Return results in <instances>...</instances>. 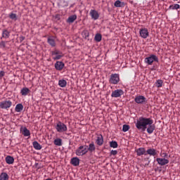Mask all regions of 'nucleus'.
<instances>
[{"label": "nucleus", "mask_w": 180, "mask_h": 180, "mask_svg": "<svg viewBox=\"0 0 180 180\" xmlns=\"http://www.w3.org/2000/svg\"><path fill=\"white\" fill-rule=\"evenodd\" d=\"M75 20H77V15H70L68 18L67 22H68V23H74V22H75Z\"/></svg>", "instance_id": "5701e85b"}, {"label": "nucleus", "mask_w": 180, "mask_h": 180, "mask_svg": "<svg viewBox=\"0 0 180 180\" xmlns=\"http://www.w3.org/2000/svg\"><path fill=\"white\" fill-rule=\"evenodd\" d=\"M90 16H91V19H94V20H98L99 19V13L96 10H91Z\"/></svg>", "instance_id": "ddd939ff"}, {"label": "nucleus", "mask_w": 180, "mask_h": 180, "mask_svg": "<svg viewBox=\"0 0 180 180\" xmlns=\"http://www.w3.org/2000/svg\"><path fill=\"white\" fill-rule=\"evenodd\" d=\"M117 142L116 141H112L110 142V147L112 148H117Z\"/></svg>", "instance_id": "2f4dec72"}, {"label": "nucleus", "mask_w": 180, "mask_h": 180, "mask_svg": "<svg viewBox=\"0 0 180 180\" xmlns=\"http://www.w3.org/2000/svg\"><path fill=\"white\" fill-rule=\"evenodd\" d=\"M163 82L161 79L157 80L155 85L158 88H161L162 86Z\"/></svg>", "instance_id": "72a5a7b5"}, {"label": "nucleus", "mask_w": 180, "mask_h": 180, "mask_svg": "<svg viewBox=\"0 0 180 180\" xmlns=\"http://www.w3.org/2000/svg\"><path fill=\"white\" fill-rule=\"evenodd\" d=\"M0 46H2L3 47H6L5 41H2L0 44Z\"/></svg>", "instance_id": "ea45409f"}, {"label": "nucleus", "mask_w": 180, "mask_h": 180, "mask_svg": "<svg viewBox=\"0 0 180 180\" xmlns=\"http://www.w3.org/2000/svg\"><path fill=\"white\" fill-rule=\"evenodd\" d=\"M5 160L6 164H8V165H11L15 162V159L11 155L6 156Z\"/></svg>", "instance_id": "aec40b11"}, {"label": "nucleus", "mask_w": 180, "mask_h": 180, "mask_svg": "<svg viewBox=\"0 0 180 180\" xmlns=\"http://www.w3.org/2000/svg\"><path fill=\"white\" fill-rule=\"evenodd\" d=\"M124 94V91L122 89H117L112 92L111 96L112 98H120L122 95Z\"/></svg>", "instance_id": "1a4fd4ad"}, {"label": "nucleus", "mask_w": 180, "mask_h": 180, "mask_svg": "<svg viewBox=\"0 0 180 180\" xmlns=\"http://www.w3.org/2000/svg\"><path fill=\"white\" fill-rule=\"evenodd\" d=\"M109 82L113 85H117L120 82V76L119 74H112L110 77Z\"/></svg>", "instance_id": "39448f33"}, {"label": "nucleus", "mask_w": 180, "mask_h": 180, "mask_svg": "<svg viewBox=\"0 0 180 180\" xmlns=\"http://www.w3.org/2000/svg\"><path fill=\"white\" fill-rule=\"evenodd\" d=\"M134 101L138 105H146L147 103V98L144 96H136Z\"/></svg>", "instance_id": "0eeeda50"}, {"label": "nucleus", "mask_w": 180, "mask_h": 180, "mask_svg": "<svg viewBox=\"0 0 180 180\" xmlns=\"http://www.w3.org/2000/svg\"><path fill=\"white\" fill-rule=\"evenodd\" d=\"M145 161H150V158H145L144 159H143Z\"/></svg>", "instance_id": "37998d69"}, {"label": "nucleus", "mask_w": 180, "mask_h": 180, "mask_svg": "<svg viewBox=\"0 0 180 180\" xmlns=\"http://www.w3.org/2000/svg\"><path fill=\"white\" fill-rule=\"evenodd\" d=\"M48 43L51 46V47H56V41H54L53 38H49Z\"/></svg>", "instance_id": "c756f323"}, {"label": "nucleus", "mask_w": 180, "mask_h": 180, "mask_svg": "<svg viewBox=\"0 0 180 180\" xmlns=\"http://www.w3.org/2000/svg\"><path fill=\"white\" fill-rule=\"evenodd\" d=\"M15 112H22L23 110V105L22 103L17 104L15 108Z\"/></svg>", "instance_id": "c85d7f7f"}, {"label": "nucleus", "mask_w": 180, "mask_h": 180, "mask_svg": "<svg viewBox=\"0 0 180 180\" xmlns=\"http://www.w3.org/2000/svg\"><path fill=\"white\" fill-rule=\"evenodd\" d=\"M96 143L97 144V146H100L103 145V136H102V134L98 135L96 140Z\"/></svg>", "instance_id": "dca6fc26"}, {"label": "nucleus", "mask_w": 180, "mask_h": 180, "mask_svg": "<svg viewBox=\"0 0 180 180\" xmlns=\"http://www.w3.org/2000/svg\"><path fill=\"white\" fill-rule=\"evenodd\" d=\"M55 146H58V147H61L63 146V140L61 139H56L53 141Z\"/></svg>", "instance_id": "bb28decb"}, {"label": "nucleus", "mask_w": 180, "mask_h": 180, "mask_svg": "<svg viewBox=\"0 0 180 180\" xmlns=\"http://www.w3.org/2000/svg\"><path fill=\"white\" fill-rule=\"evenodd\" d=\"M20 131L25 137H29V136H30V131L27 129V128L22 127L21 128Z\"/></svg>", "instance_id": "6ab92c4d"}, {"label": "nucleus", "mask_w": 180, "mask_h": 180, "mask_svg": "<svg viewBox=\"0 0 180 180\" xmlns=\"http://www.w3.org/2000/svg\"><path fill=\"white\" fill-rule=\"evenodd\" d=\"M9 18L10 19H12V20H18V16L15 13H11Z\"/></svg>", "instance_id": "f704fd0d"}, {"label": "nucleus", "mask_w": 180, "mask_h": 180, "mask_svg": "<svg viewBox=\"0 0 180 180\" xmlns=\"http://www.w3.org/2000/svg\"><path fill=\"white\" fill-rule=\"evenodd\" d=\"M180 8L179 4L170 5L169 6V9H172V11L178 10Z\"/></svg>", "instance_id": "7c9ffc66"}, {"label": "nucleus", "mask_w": 180, "mask_h": 180, "mask_svg": "<svg viewBox=\"0 0 180 180\" xmlns=\"http://www.w3.org/2000/svg\"><path fill=\"white\" fill-rule=\"evenodd\" d=\"M56 130L58 131V133H65L67 130H68V128L64 124V122H62L61 121H59L56 123L55 126Z\"/></svg>", "instance_id": "f03ea898"}, {"label": "nucleus", "mask_w": 180, "mask_h": 180, "mask_svg": "<svg viewBox=\"0 0 180 180\" xmlns=\"http://www.w3.org/2000/svg\"><path fill=\"white\" fill-rule=\"evenodd\" d=\"M12 106V101L11 100H6L0 102V108L8 110Z\"/></svg>", "instance_id": "6e6552de"}, {"label": "nucleus", "mask_w": 180, "mask_h": 180, "mask_svg": "<svg viewBox=\"0 0 180 180\" xmlns=\"http://www.w3.org/2000/svg\"><path fill=\"white\" fill-rule=\"evenodd\" d=\"M10 36L11 32L8 31V30L4 29L2 30L1 39H9Z\"/></svg>", "instance_id": "2eb2a0df"}, {"label": "nucleus", "mask_w": 180, "mask_h": 180, "mask_svg": "<svg viewBox=\"0 0 180 180\" xmlns=\"http://www.w3.org/2000/svg\"><path fill=\"white\" fill-rule=\"evenodd\" d=\"M70 164L74 167H78L79 165V158H72L70 161Z\"/></svg>", "instance_id": "a211bd4d"}, {"label": "nucleus", "mask_w": 180, "mask_h": 180, "mask_svg": "<svg viewBox=\"0 0 180 180\" xmlns=\"http://www.w3.org/2000/svg\"><path fill=\"white\" fill-rule=\"evenodd\" d=\"M144 61L146 64H148V65H153V63H154V61L155 63H158V57L154 54H151L148 57L146 58Z\"/></svg>", "instance_id": "20e7f679"}, {"label": "nucleus", "mask_w": 180, "mask_h": 180, "mask_svg": "<svg viewBox=\"0 0 180 180\" xmlns=\"http://www.w3.org/2000/svg\"><path fill=\"white\" fill-rule=\"evenodd\" d=\"M32 146L35 150H41V145L36 141L32 143Z\"/></svg>", "instance_id": "cd10ccee"}, {"label": "nucleus", "mask_w": 180, "mask_h": 180, "mask_svg": "<svg viewBox=\"0 0 180 180\" xmlns=\"http://www.w3.org/2000/svg\"><path fill=\"white\" fill-rule=\"evenodd\" d=\"M88 153V146H80L75 151L76 155L82 156Z\"/></svg>", "instance_id": "7ed1b4c3"}, {"label": "nucleus", "mask_w": 180, "mask_h": 180, "mask_svg": "<svg viewBox=\"0 0 180 180\" xmlns=\"http://www.w3.org/2000/svg\"><path fill=\"white\" fill-rule=\"evenodd\" d=\"M110 155H117V150H111L110 151Z\"/></svg>", "instance_id": "e433bc0d"}, {"label": "nucleus", "mask_w": 180, "mask_h": 180, "mask_svg": "<svg viewBox=\"0 0 180 180\" xmlns=\"http://www.w3.org/2000/svg\"><path fill=\"white\" fill-rule=\"evenodd\" d=\"M54 67L57 71H62L64 67H65V64L63 61H56Z\"/></svg>", "instance_id": "f8f14e48"}, {"label": "nucleus", "mask_w": 180, "mask_h": 180, "mask_svg": "<svg viewBox=\"0 0 180 180\" xmlns=\"http://www.w3.org/2000/svg\"><path fill=\"white\" fill-rule=\"evenodd\" d=\"M162 158H168V153H162Z\"/></svg>", "instance_id": "4c0bfd02"}, {"label": "nucleus", "mask_w": 180, "mask_h": 180, "mask_svg": "<svg viewBox=\"0 0 180 180\" xmlns=\"http://www.w3.org/2000/svg\"><path fill=\"white\" fill-rule=\"evenodd\" d=\"M51 56L53 60H61V58L64 57V53H63L60 50L55 49L51 51Z\"/></svg>", "instance_id": "423d86ee"}, {"label": "nucleus", "mask_w": 180, "mask_h": 180, "mask_svg": "<svg viewBox=\"0 0 180 180\" xmlns=\"http://www.w3.org/2000/svg\"><path fill=\"white\" fill-rule=\"evenodd\" d=\"M154 120L151 118H147L144 117H140L136 122V127L138 130H142V131H146L148 134H153L154 130H155V124Z\"/></svg>", "instance_id": "f257e3e1"}, {"label": "nucleus", "mask_w": 180, "mask_h": 180, "mask_svg": "<svg viewBox=\"0 0 180 180\" xmlns=\"http://www.w3.org/2000/svg\"><path fill=\"white\" fill-rule=\"evenodd\" d=\"M150 155L152 157H155L157 155V150L154 148H149L146 150V155Z\"/></svg>", "instance_id": "f3484780"}, {"label": "nucleus", "mask_w": 180, "mask_h": 180, "mask_svg": "<svg viewBox=\"0 0 180 180\" xmlns=\"http://www.w3.org/2000/svg\"><path fill=\"white\" fill-rule=\"evenodd\" d=\"M58 85L61 88H65L67 86V81L65 79H60L58 81Z\"/></svg>", "instance_id": "393cba45"}, {"label": "nucleus", "mask_w": 180, "mask_h": 180, "mask_svg": "<svg viewBox=\"0 0 180 180\" xmlns=\"http://www.w3.org/2000/svg\"><path fill=\"white\" fill-rule=\"evenodd\" d=\"M94 40H96L98 43H99V41H102V34H96L95 35Z\"/></svg>", "instance_id": "473e14b6"}, {"label": "nucleus", "mask_w": 180, "mask_h": 180, "mask_svg": "<svg viewBox=\"0 0 180 180\" xmlns=\"http://www.w3.org/2000/svg\"><path fill=\"white\" fill-rule=\"evenodd\" d=\"M130 129V126L127 124H124L122 127V131L126 133V131H129V129Z\"/></svg>", "instance_id": "c9c22d12"}, {"label": "nucleus", "mask_w": 180, "mask_h": 180, "mask_svg": "<svg viewBox=\"0 0 180 180\" xmlns=\"http://www.w3.org/2000/svg\"><path fill=\"white\" fill-rule=\"evenodd\" d=\"M136 153L139 157L141 155H147V152L144 148H139L136 149Z\"/></svg>", "instance_id": "4468645a"}, {"label": "nucleus", "mask_w": 180, "mask_h": 180, "mask_svg": "<svg viewBox=\"0 0 180 180\" xmlns=\"http://www.w3.org/2000/svg\"><path fill=\"white\" fill-rule=\"evenodd\" d=\"M0 180H9V175L6 172H2L0 174Z\"/></svg>", "instance_id": "a878e982"}, {"label": "nucleus", "mask_w": 180, "mask_h": 180, "mask_svg": "<svg viewBox=\"0 0 180 180\" xmlns=\"http://www.w3.org/2000/svg\"><path fill=\"white\" fill-rule=\"evenodd\" d=\"M150 161L148 160V162L145 164V167H148V165H150Z\"/></svg>", "instance_id": "79ce46f5"}, {"label": "nucleus", "mask_w": 180, "mask_h": 180, "mask_svg": "<svg viewBox=\"0 0 180 180\" xmlns=\"http://www.w3.org/2000/svg\"><path fill=\"white\" fill-rule=\"evenodd\" d=\"M139 34L142 39H147L149 36L148 30L147 28H142L139 30Z\"/></svg>", "instance_id": "9d476101"}, {"label": "nucleus", "mask_w": 180, "mask_h": 180, "mask_svg": "<svg viewBox=\"0 0 180 180\" xmlns=\"http://www.w3.org/2000/svg\"><path fill=\"white\" fill-rule=\"evenodd\" d=\"M3 77H5V72L1 70L0 71V78H2Z\"/></svg>", "instance_id": "58836bf2"}, {"label": "nucleus", "mask_w": 180, "mask_h": 180, "mask_svg": "<svg viewBox=\"0 0 180 180\" xmlns=\"http://www.w3.org/2000/svg\"><path fill=\"white\" fill-rule=\"evenodd\" d=\"M156 161L158 164L161 166H164V165H167V164H169V160L166 158H156Z\"/></svg>", "instance_id": "9b49d317"}, {"label": "nucleus", "mask_w": 180, "mask_h": 180, "mask_svg": "<svg viewBox=\"0 0 180 180\" xmlns=\"http://www.w3.org/2000/svg\"><path fill=\"white\" fill-rule=\"evenodd\" d=\"M29 92H30V90L27 87H24L20 91V94L22 95V96H26Z\"/></svg>", "instance_id": "b1692460"}, {"label": "nucleus", "mask_w": 180, "mask_h": 180, "mask_svg": "<svg viewBox=\"0 0 180 180\" xmlns=\"http://www.w3.org/2000/svg\"><path fill=\"white\" fill-rule=\"evenodd\" d=\"M96 150V148L95 147V143L92 142L89 145V147L87 146V152L89 151V153H94Z\"/></svg>", "instance_id": "412c9836"}, {"label": "nucleus", "mask_w": 180, "mask_h": 180, "mask_svg": "<svg viewBox=\"0 0 180 180\" xmlns=\"http://www.w3.org/2000/svg\"><path fill=\"white\" fill-rule=\"evenodd\" d=\"M124 5H125L124 2H122L120 1V0H117L114 3V6H115V8H123Z\"/></svg>", "instance_id": "4be33fe9"}, {"label": "nucleus", "mask_w": 180, "mask_h": 180, "mask_svg": "<svg viewBox=\"0 0 180 180\" xmlns=\"http://www.w3.org/2000/svg\"><path fill=\"white\" fill-rule=\"evenodd\" d=\"M20 41H23V40H25V37H20Z\"/></svg>", "instance_id": "a19ab883"}]
</instances>
